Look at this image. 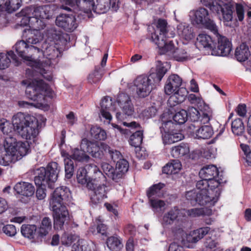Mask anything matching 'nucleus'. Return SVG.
I'll use <instances>...</instances> for the list:
<instances>
[{"instance_id": "obj_1", "label": "nucleus", "mask_w": 251, "mask_h": 251, "mask_svg": "<svg viewBox=\"0 0 251 251\" xmlns=\"http://www.w3.org/2000/svg\"><path fill=\"white\" fill-rule=\"evenodd\" d=\"M218 173L214 165H205L200 170L199 176L202 179L197 182V189L186 193V198L191 204L209 207L215 205L221 191L222 181L218 178Z\"/></svg>"}, {"instance_id": "obj_2", "label": "nucleus", "mask_w": 251, "mask_h": 251, "mask_svg": "<svg viewBox=\"0 0 251 251\" xmlns=\"http://www.w3.org/2000/svg\"><path fill=\"white\" fill-rule=\"evenodd\" d=\"M12 124L4 118H0V130L5 135L3 143L6 157L1 161L6 164L12 161H18L25 156L30 151L29 143L28 141H17L13 137L15 127Z\"/></svg>"}, {"instance_id": "obj_3", "label": "nucleus", "mask_w": 251, "mask_h": 251, "mask_svg": "<svg viewBox=\"0 0 251 251\" xmlns=\"http://www.w3.org/2000/svg\"><path fill=\"white\" fill-rule=\"evenodd\" d=\"M167 23L165 20L159 19L153 33L151 34L152 41L158 46L160 54H166L178 61H184L192 58L183 49H175L172 41L167 39L173 37L175 33L167 32Z\"/></svg>"}, {"instance_id": "obj_4", "label": "nucleus", "mask_w": 251, "mask_h": 251, "mask_svg": "<svg viewBox=\"0 0 251 251\" xmlns=\"http://www.w3.org/2000/svg\"><path fill=\"white\" fill-rule=\"evenodd\" d=\"M21 84L26 87L25 95L31 102L25 101L19 102V104L23 107L30 106L43 109L48 106L47 97L52 96V91L50 86L41 79L34 77L27 78L23 80Z\"/></svg>"}, {"instance_id": "obj_5", "label": "nucleus", "mask_w": 251, "mask_h": 251, "mask_svg": "<svg viewBox=\"0 0 251 251\" xmlns=\"http://www.w3.org/2000/svg\"><path fill=\"white\" fill-rule=\"evenodd\" d=\"M23 38L24 39L17 41L13 48L19 56L34 70V67L38 66L39 63L36 62L35 57L32 56L40 49L42 33L38 30L26 28L23 30Z\"/></svg>"}, {"instance_id": "obj_6", "label": "nucleus", "mask_w": 251, "mask_h": 251, "mask_svg": "<svg viewBox=\"0 0 251 251\" xmlns=\"http://www.w3.org/2000/svg\"><path fill=\"white\" fill-rule=\"evenodd\" d=\"M111 111L116 113L118 120L132 116L134 108L130 97L125 93L120 94L114 102L109 97H104L100 102V118H103L109 123L112 119Z\"/></svg>"}, {"instance_id": "obj_7", "label": "nucleus", "mask_w": 251, "mask_h": 251, "mask_svg": "<svg viewBox=\"0 0 251 251\" xmlns=\"http://www.w3.org/2000/svg\"><path fill=\"white\" fill-rule=\"evenodd\" d=\"M57 44L55 41L50 40L49 38L44 41L42 33L40 49L38 51H36V54H41L43 57L36 60V62L39 63V65L38 66L34 67V70L40 73L44 78L49 81L52 79V75L49 68L50 66L57 63V58L60 54Z\"/></svg>"}, {"instance_id": "obj_8", "label": "nucleus", "mask_w": 251, "mask_h": 251, "mask_svg": "<svg viewBox=\"0 0 251 251\" xmlns=\"http://www.w3.org/2000/svg\"><path fill=\"white\" fill-rule=\"evenodd\" d=\"M72 195L68 188L61 186L55 189L51 194L50 201V208L53 212L54 227L61 229L69 218V212L65 206L72 200Z\"/></svg>"}, {"instance_id": "obj_9", "label": "nucleus", "mask_w": 251, "mask_h": 251, "mask_svg": "<svg viewBox=\"0 0 251 251\" xmlns=\"http://www.w3.org/2000/svg\"><path fill=\"white\" fill-rule=\"evenodd\" d=\"M170 66L167 62L158 61L155 72H151L149 76L140 75L137 77L133 83L137 95L141 98L148 96L152 90L159 85Z\"/></svg>"}, {"instance_id": "obj_10", "label": "nucleus", "mask_w": 251, "mask_h": 251, "mask_svg": "<svg viewBox=\"0 0 251 251\" xmlns=\"http://www.w3.org/2000/svg\"><path fill=\"white\" fill-rule=\"evenodd\" d=\"M50 7L48 5L35 7L32 6L23 9L18 14L22 17L21 25L26 26L25 29L38 30L43 28L45 25L44 20L49 19L51 16L50 12Z\"/></svg>"}, {"instance_id": "obj_11", "label": "nucleus", "mask_w": 251, "mask_h": 251, "mask_svg": "<svg viewBox=\"0 0 251 251\" xmlns=\"http://www.w3.org/2000/svg\"><path fill=\"white\" fill-rule=\"evenodd\" d=\"M12 122L16 131L23 139L30 143L34 142L38 133V121L33 116L18 112L12 117Z\"/></svg>"}, {"instance_id": "obj_12", "label": "nucleus", "mask_w": 251, "mask_h": 251, "mask_svg": "<svg viewBox=\"0 0 251 251\" xmlns=\"http://www.w3.org/2000/svg\"><path fill=\"white\" fill-rule=\"evenodd\" d=\"M201 3L216 13L225 25H229L233 19L234 2L232 0H201Z\"/></svg>"}, {"instance_id": "obj_13", "label": "nucleus", "mask_w": 251, "mask_h": 251, "mask_svg": "<svg viewBox=\"0 0 251 251\" xmlns=\"http://www.w3.org/2000/svg\"><path fill=\"white\" fill-rule=\"evenodd\" d=\"M59 171L58 164L55 162L49 163L47 169L41 167L37 169L34 178L35 184L48 185V187L52 188L53 183L57 180Z\"/></svg>"}, {"instance_id": "obj_14", "label": "nucleus", "mask_w": 251, "mask_h": 251, "mask_svg": "<svg viewBox=\"0 0 251 251\" xmlns=\"http://www.w3.org/2000/svg\"><path fill=\"white\" fill-rule=\"evenodd\" d=\"M87 168L90 175L93 173L97 176V177L94 178V180L92 181L94 183V187L88 188L93 191V194L91 195V197L92 202L97 204L106 198L105 186L104 185L100 184L101 181L104 180V177L96 165H89Z\"/></svg>"}, {"instance_id": "obj_15", "label": "nucleus", "mask_w": 251, "mask_h": 251, "mask_svg": "<svg viewBox=\"0 0 251 251\" xmlns=\"http://www.w3.org/2000/svg\"><path fill=\"white\" fill-rule=\"evenodd\" d=\"M189 18L194 25H202L213 33L217 32V26L209 18L208 10L203 7L192 10L189 12Z\"/></svg>"}, {"instance_id": "obj_16", "label": "nucleus", "mask_w": 251, "mask_h": 251, "mask_svg": "<svg viewBox=\"0 0 251 251\" xmlns=\"http://www.w3.org/2000/svg\"><path fill=\"white\" fill-rule=\"evenodd\" d=\"M172 231L176 234H180L182 236V242L183 245L186 243H196L202 239L210 231V227L208 226L199 228L196 230L186 233L182 228L179 227L177 230L173 228Z\"/></svg>"}, {"instance_id": "obj_17", "label": "nucleus", "mask_w": 251, "mask_h": 251, "mask_svg": "<svg viewBox=\"0 0 251 251\" xmlns=\"http://www.w3.org/2000/svg\"><path fill=\"white\" fill-rule=\"evenodd\" d=\"M199 110L191 107L189 108L188 118L193 122L199 123L200 124L208 123L212 117V111L208 105L202 107H198Z\"/></svg>"}, {"instance_id": "obj_18", "label": "nucleus", "mask_w": 251, "mask_h": 251, "mask_svg": "<svg viewBox=\"0 0 251 251\" xmlns=\"http://www.w3.org/2000/svg\"><path fill=\"white\" fill-rule=\"evenodd\" d=\"M80 148L90 154L93 157L100 158L107 152L108 146L104 143H98L83 139L81 141Z\"/></svg>"}, {"instance_id": "obj_19", "label": "nucleus", "mask_w": 251, "mask_h": 251, "mask_svg": "<svg viewBox=\"0 0 251 251\" xmlns=\"http://www.w3.org/2000/svg\"><path fill=\"white\" fill-rule=\"evenodd\" d=\"M215 34L218 39L217 48H213L211 54L216 56H226L229 54L232 49L231 42L225 36L219 34L217 30Z\"/></svg>"}, {"instance_id": "obj_20", "label": "nucleus", "mask_w": 251, "mask_h": 251, "mask_svg": "<svg viewBox=\"0 0 251 251\" xmlns=\"http://www.w3.org/2000/svg\"><path fill=\"white\" fill-rule=\"evenodd\" d=\"M56 25L68 32L73 31L77 26L75 16L61 14L56 18Z\"/></svg>"}, {"instance_id": "obj_21", "label": "nucleus", "mask_w": 251, "mask_h": 251, "mask_svg": "<svg viewBox=\"0 0 251 251\" xmlns=\"http://www.w3.org/2000/svg\"><path fill=\"white\" fill-rule=\"evenodd\" d=\"M89 165H95L94 164H89L86 165L85 168H79L77 172V180L79 183L82 185H86L88 188H92L94 187V183L92 181L94 178L97 177V176L93 173L90 175L88 173L87 167Z\"/></svg>"}, {"instance_id": "obj_22", "label": "nucleus", "mask_w": 251, "mask_h": 251, "mask_svg": "<svg viewBox=\"0 0 251 251\" xmlns=\"http://www.w3.org/2000/svg\"><path fill=\"white\" fill-rule=\"evenodd\" d=\"M182 83L181 78L177 75H172L168 78L164 86L166 94L170 95L177 89L180 88Z\"/></svg>"}, {"instance_id": "obj_23", "label": "nucleus", "mask_w": 251, "mask_h": 251, "mask_svg": "<svg viewBox=\"0 0 251 251\" xmlns=\"http://www.w3.org/2000/svg\"><path fill=\"white\" fill-rule=\"evenodd\" d=\"M177 33L184 44H187L194 38L192 28L186 23H181L177 25Z\"/></svg>"}, {"instance_id": "obj_24", "label": "nucleus", "mask_w": 251, "mask_h": 251, "mask_svg": "<svg viewBox=\"0 0 251 251\" xmlns=\"http://www.w3.org/2000/svg\"><path fill=\"white\" fill-rule=\"evenodd\" d=\"M69 1L74 10L78 8L84 11L85 13H89L92 10L94 11V0H70Z\"/></svg>"}, {"instance_id": "obj_25", "label": "nucleus", "mask_w": 251, "mask_h": 251, "mask_svg": "<svg viewBox=\"0 0 251 251\" xmlns=\"http://www.w3.org/2000/svg\"><path fill=\"white\" fill-rule=\"evenodd\" d=\"M14 189L17 194L26 197L32 196L35 191L34 187L31 184L23 181L16 183Z\"/></svg>"}, {"instance_id": "obj_26", "label": "nucleus", "mask_w": 251, "mask_h": 251, "mask_svg": "<svg viewBox=\"0 0 251 251\" xmlns=\"http://www.w3.org/2000/svg\"><path fill=\"white\" fill-rule=\"evenodd\" d=\"M12 60L16 65L19 64L18 57L13 51L10 50L6 53L0 52V70H3L9 66Z\"/></svg>"}, {"instance_id": "obj_27", "label": "nucleus", "mask_w": 251, "mask_h": 251, "mask_svg": "<svg viewBox=\"0 0 251 251\" xmlns=\"http://www.w3.org/2000/svg\"><path fill=\"white\" fill-rule=\"evenodd\" d=\"M180 211L177 207L172 208L167 213H165L161 219V223L164 228H169L176 220Z\"/></svg>"}, {"instance_id": "obj_28", "label": "nucleus", "mask_w": 251, "mask_h": 251, "mask_svg": "<svg viewBox=\"0 0 251 251\" xmlns=\"http://www.w3.org/2000/svg\"><path fill=\"white\" fill-rule=\"evenodd\" d=\"M187 91L185 88H180L177 89L174 92L169 98L168 103L170 106H174L176 105L183 102L187 96Z\"/></svg>"}, {"instance_id": "obj_29", "label": "nucleus", "mask_w": 251, "mask_h": 251, "mask_svg": "<svg viewBox=\"0 0 251 251\" xmlns=\"http://www.w3.org/2000/svg\"><path fill=\"white\" fill-rule=\"evenodd\" d=\"M181 214L187 215L191 217H197L201 216H210L212 214L211 209L207 207L194 208L189 210L182 209L180 210Z\"/></svg>"}, {"instance_id": "obj_30", "label": "nucleus", "mask_w": 251, "mask_h": 251, "mask_svg": "<svg viewBox=\"0 0 251 251\" xmlns=\"http://www.w3.org/2000/svg\"><path fill=\"white\" fill-rule=\"evenodd\" d=\"M196 46L200 49L204 48L212 52L214 44L211 37L205 33L200 34L197 38Z\"/></svg>"}, {"instance_id": "obj_31", "label": "nucleus", "mask_w": 251, "mask_h": 251, "mask_svg": "<svg viewBox=\"0 0 251 251\" xmlns=\"http://www.w3.org/2000/svg\"><path fill=\"white\" fill-rule=\"evenodd\" d=\"M161 133L163 142L165 145L173 144L182 140L184 138L183 135L181 133L175 132L174 131Z\"/></svg>"}, {"instance_id": "obj_32", "label": "nucleus", "mask_w": 251, "mask_h": 251, "mask_svg": "<svg viewBox=\"0 0 251 251\" xmlns=\"http://www.w3.org/2000/svg\"><path fill=\"white\" fill-rule=\"evenodd\" d=\"M61 156L64 158L65 164V177L70 178L74 173V163L70 158V154L64 150L61 151Z\"/></svg>"}, {"instance_id": "obj_33", "label": "nucleus", "mask_w": 251, "mask_h": 251, "mask_svg": "<svg viewBox=\"0 0 251 251\" xmlns=\"http://www.w3.org/2000/svg\"><path fill=\"white\" fill-rule=\"evenodd\" d=\"M52 229L51 219L48 217L44 218L41 221L37 230L38 236L43 237L49 234Z\"/></svg>"}, {"instance_id": "obj_34", "label": "nucleus", "mask_w": 251, "mask_h": 251, "mask_svg": "<svg viewBox=\"0 0 251 251\" xmlns=\"http://www.w3.org/2000/svg\"><path fill=\"white\" fill-rule=\"evenodd\" d=\"M213 134V130L211 126H201L193 133V136L198 139H208Z\"/></svg>"}, {"instance_id": "obj_35", "label": "nucleus", "mask_w": 251, "mask_h": 251, "mask_svg": "<svg viewBox=\"0 0 251 251\" xmlns=\"http://www.w3.org/2000/svg\"><path fill=\"white\" fill-rule=\"evenodd\" d=\"M169 114L164 113L161 116L160 122L161 123V126L160 128L161 132H166L173 131L174 124L172 121V116H169Z\"/></svg>"}, {"instance_id": "obj_36", "label": "nucleus", "mask_w": 251, "mask_h": 251, "mask_svg": "<svg viewBox=\"0 0 251 251\" xmlns=\"http://www.w3.org/2000/svg\"><path fill=\"white\" fill-rule=\"evenodd\" d=\"M190 149L186 144L181 143L180 145L172 148L171 154L174 158H178L189 154Z\"/></svg>"}, {"instance_id": "obj_37", "label": "nucleus", "mask_w": 251, "mask_h": 251, "mask_svg": "<svg viewBox=\"0 0 251 251\" xmlns=\"http://www.w3.org/2000/svg\"><path fill=\"white\" fill-rule=\"evenodd\" d=\"M128 167V162L124 159H120L117 161L115 169L116 181L122 178L124 174L127 172Z\"/></svg>"}, {"instance_id": "obj_38", "label": "nucleus", "mask_w": 251, "mask_h": 251, "mask_svg": "<svg viewBox=\"0 0 251 251\" xmlns=\"http://www.w3.org/2000/svg\"><path fill=\"white\" fill-rule=\"evenodd\" d=\"M22 235L27 238L34 239L38 235L37 228L34 225L24 224L21 227Z\"/></svg>"}, {"instance_id": "obj_39", "label": "nucleus", "mask_w": 251, "mask_h": 251, "mask_svg": "<svg viewBox=\"0 0 251 251\" xmlns=\"http://www.w3.org/2000/svg\"><path fill=\"white\" fill-rule=\"evenodd\" d=\"M182 168V165L178 160H173L163 168L164 173L172 175L178 173Z\"/></svg>"}, {"instance_id": "obj_40", "label": "nucleus", "mask_w": 251, "mask_h": 251, "mask_svg": "<svg viewBox=\"0 0 251 251\" xmlns=\"http://www.w3.org/2000/svg\"><path fill=\"white\" fill-rule=\"evenodd\" d=\"M106 244L109 249L112 251H120L123 247L122 241L117 236H112L108 237Z\"/></svg>"}, {"instance_id": "obj_41", "label": "nucleus", "mask_w": 251, "mask_h": 251, "mask_svg": "<svg viewBox=\"0 0 251 251\" xmlns=\"http://www.w3.org/2000/svg\"><path fill=\"white\" fill-rule=\"evenodd\" d=\"M250 54L248 47L244 44L237 47L235 52L237 59L240 62L245 61L248 59Z\"/></svg>"}, {"instance_id": "obj_42", "label": "nucleus", "mask_w": 251, "mask_h": 251, "mask_svg": "<svg viewBox=\"0 0 251 251\" xmlns=\"http://www.w3.org/2000/svg\"><path fill=\"white\" fill-rule=\"evenodd\" d=\"M93 243L88 244L87 241L81 239L74 244L72 251H95Z\"/></svg>"}, {"instance_id": "obj_43", "label": "nucleus", "mask_w": 251, "mask_h": 251, "mask_svg": "<svg viewBox=\"0 0 251 251\" xmlns=\"http://www.w3.org/2000/svg\"><path fill=\"white\" fill-rule=\"evenodd\" d=\"M164 184L163 183H159L154 184L149 188L147 192V196L149 199L150 198H157L156 197H160L163 193L161 192V189L164 187Z\"/></svg>"}, {"instance_id": "obj_44", "label": "nucleus", "mask_w": 251, "mask_h": 251, "mask_svg": "<svg viewBox=\"0 0 251 251\" xmlns=\"http://www.w3.org/2000/svg\"><path fill=\"white\" fill-rule=\"evenodd\" d=\"M81 150L77 148L72 150V154L70 155V158L79 162H87L90 159L89 156L85 152L86 151H83L81 148Z\"/></svg>"}, {"instance_id": "obj_45", "label": "nucleus", "mask_w": 251, "mask_h": 251, "mask_svg": "<svg viewBox=\"0 0 251 251\" xmlns=\"http://www.w3.org/2000/svg\"><path fill=\"white\" fill-rule=\"evenodd\" d=\"M149 202L154 213H160L165 209L166 205L165 201L158 198H150Z\"/></svg>"}, {"instance_id": "obj_46", "label": "nucleus", "mask_w": 251, "mask_h": 251, "mask_svg": "<svg viewBox=\"0 0 251 251\" xmlns=\"http://www.w3.org/2000/svg\"><path fill=\"white\" fill-rule=\"evenodd\" d=\"M90 133L92 137L98 140H104L107 138L105 130L97 126H93L91 128Z\"/></svg>"}, {"instance_id": "obj_47", "label": "nucleus", "mask_w": 251, "mask_h": 251, "mask_svg": "<svg viewBox=\"0 0 251 251\" xmlns=\"http://www.w3.org/2000/svg\"><path fill=\"white\" fill-rule=\"evenodd\" d=\"M143 131L138 130L135 132L130 137L129 144L137 149L140 147L143 140Z\"/></svg>"}, {"instance_id": "obj_48", "label": "nucleus", "mask_w": 251, "mask_h": 251, "mask_svg": "<svg viewBox=\"0 0 251 251\" xmlns=\"http://www.w3.org/2000/svg\"><path fill=\"white\" fill-rule=\"evenodd\" d=\"M211 237L206 238L204 243L205 247L210 249H214L219 245L218 238L216 237V232L215 230H210L208 233Z\"/></svg>"}, {"instance_id": "obj_49", "label": "nucleus", "mask_w": 251, "mask_h": 251, "mask_svg": "<svg viewBox=\"0 0 251 251\" xmlns=\"http://www.w3.org/2000/svg\"><path fill=\"white\" fill-rule=\"evenodd\" d=\"M231 129L233 134L236 135H241L244 132V126L240 119H235L232 122Z\"/></svg>"}, {"instance_id": "obj_50", "label": "nucleus", "mask_w": 251, "mask_h": 251, "mask_svg": "<svg viewBox=\"0 0 251 251\" xmlns=\"http://www.w3.org/2000/svg\"><path fill=\"white\" fill-rule=\"evenodd\" d=\"M109 0H100L96 5H95L94 11L98 14L106 12L109 9Z\"/></svg>"}, {"instance_id": "obj_51", "label": "nucleus", "mask_w": 251, "mask_h": 251, "mask_svg": "<svg viewBox=\"0 0 251 251\" xmlns=\"http://www.w3.org/2000/svg\"><path fill=\"white\" fill-rule=\"evenodd\" d=\"M22 0H8L4 4L6 10L11 13L18 10L21 6Z\"/></svg>"}, {"instance_id": "obj_52", "label": "nucleus", "mask_w": 251, "mask_h": 251, "mask_svg": "<svg viewBox=\"0 0 251 251\" xmlns=\"http://www.w3.org/2000/svg\"><path fill=\"white\" fill-rule=\"evenodd\" d=\"M174 121L178 124H183L188 119V113L185 110H181L176 112L173 117Z\"/></svg>"}, {"instance_id": "obj_53", "label": "nucleus", "mask_w": 251, "mask_h": 251, "mask_svg": "<svg viewBox=\"0 0 251 251\" xmlns=\"http://www.w3.org/2000/svg\"><path fill=\"white\" fill-rule=\"evenodd\" d=\"M101 168L108 177L116 181L115 169L111 165L104 162L101 164Z\"/></svg>"}, {"instance_id": "obj_54", "label": "nucleus", "mask_w": 251, "mask_h": 251, "mask_svg": "<svg viewBox=\"0 0 251 251\" xmlns=\"http://www.w3.org/2000/svg\"><path fill=\"white\" fill-rule=\"evenodd\" d=\"M102 77V74L96 69L94 72L90 74L88 77L89 83H96L99 82Z\"/></svg>"}, {"instance_id": "obj_55", "label": "nucleus", "mask_w": 251, "mask_h": 251, "mask_svg": "<svg viewBox=\"0 0 251 251\" xmlns=\"http://www.w3.org/2000/svg\"><path fill=\"white\" fill-rule=\"evenodd\" d=\"M2 231L7 236L13 237L17 233V229L15 226L13 225H6L2 228Z\"/></svg>"}, {"instance_id": "obj_56", "label": "nucleus", "mask_w": 251, "mask_h": 251, "mask_svg": "<svg viewBox=\"0 0 251 251\" xmlns=\"http://www.w3.org/2000/svg\"><path fill=\"white\" fill-rule=\"evenodd\" d=\"M188 99L192 103L197 104L198 107H202L206 105L201 98L196 96L195 94H191L189 95Z\"/></svg>"}, {"instance_id": "obj_57", "label": "nucleus", "mask_w": 251, "mask_h": 251, "mask_svg": "<svg viewBox=\"0 0 251 251\" xmlns=\"http://www.w3.org/2000/svg\"><path fill=\"white\" fill-rule=\"evenodd\" d=\"M156 112V109L155 107L151 106L142 111L141 113V115L145 118L148 119L154 116Z\"/></svg>"}, {"instance_id": "obj_58", "label": "nucleus", "mask_w": 251, "mask_h": 251, "mask_svg": "<svg viewBox=\"0 0 251 251\" xmlns=\"http://www.w3.org/2000/svg\"><path fill=\"white\" fill-rule=\"evenodd\" d=\"M36 185L38 186L36 192L37 198L39 200H42L44 199L46 197V187H48V185Z\"/></svg>"}, {"instance_id": "obj_59", "label": "nucleus", "mask_w": 251, "mask_h": 251, "mask_svg": "<svg viewBox=\"0 0 251 251\" xmlns=\"http://www.w3.org/2000/svg\"><path fill=\"white\" fill-rule=\"evenodd\" d=\"M106 230L107 227L106 226L103 224H100L97 226V230L94 229L93 227L91 228L90 231L93 234H98L100 233L102 235H106Z\"/></svg>"}, {"instance_id": "obj_60", "label": "nucleus", "mask_w": 251, "mask_h": 251, "mask_svg": "<svg viewBox=\"0 0 251 251\" xmlns=\"http://www.w3.org/2000/svg\"><path fill=\"white\" fill-rule=\"evenodd\" d=\"M236 12L238 20L242 21L244 18V10L242 4L239 3L236 4Z\"/></svg>"}, {"instance_id": "obj_61", "label": "nucleus", "mask_w": 251, "mask_h": 251, "mask_svg": "<svg viewBox=\"0 0 251 251\" xmlns=\"http://www.w3.org/2000/svg\"><path fill=\"white\" fill-rule=\"evenodd\" d=\"M107 152H108L111 158L114 161H116L117 159H119L121 156V154L119 151L111 149L108 146Z\"/></svg>"}, {"instance_id": "obj_62", "label": "nucleus", "mask_w": 251, "mask_h": 251, "mask_svg": "<svg viewBox=\"0 0 251 251\" xmlns=\"http://www.w3.org/2000/svg\"><path fill=\"white\" fill-rule=\"evenodd\" d=\"M236 112L240 116H245L247 113L246 105L244 104H239L237 107Z\"/></svg>"}, {"instance_id": "obj_63", "label": "nucleus", "mask_w": 251, "mask_h": 251, "mask_svg": "<svg viewBox=\"0 0 251 251\" xmlns=\"http://www.w3.org/2000/svg\"><path fill=\"white\" fill-rule=\"evenodd\" d=\"M8 208V204L6 200L0 198V214L3 213Z\"/></svg>"}, {"instance_id": "obj_64", "label": "nucleus", "mask_w": 251, "mask_h": 251, "mask_svg": "<svg viewBox=\"0 0 251 251\" xmlns=\"http://www.w3.org/2000/svg\"><path fill=\"white\" fill-rule=\"evenodd\" d=\"M112 126H113V129L114 130L115 133L117 134H128V130L126 129H123L120 126H118L117 125L112 124Z\"/></svg>"}]
</instances>
